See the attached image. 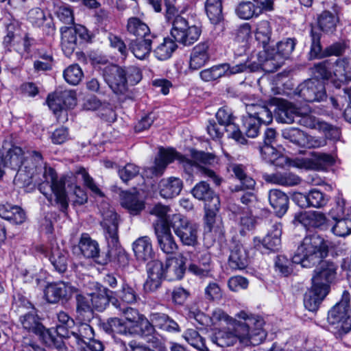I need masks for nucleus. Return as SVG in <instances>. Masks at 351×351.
Returning a JSON list of instances; mask_svg holds the SVG:
<instances>
[{"instance_id": "6e6d98bb", "label": "nucleus", "mask_w": 351, "mask_h": 351, "mask_svg": "<svg viewBox=\"0 0 351 351\" xmlns=\"http://www.w3.org/2000/svg\"><path fill=\"white\" fill-rule=\"evenodd\" d=\"M28 19L29 21L36 26H43L45 21H47V26L51 29L54 30L53 25L51 18H47L43 10L38 8L32 9L28 13Z\"/></svg>"}, {"instance_id": "cd10ccee", "label": "nucleus", "mask_w": 351, "mask_h": 351, "mask_svg": "<svg viewBox=\"0 0 351 351\" xmlns=\"http://www.w3.org/2000/svg\"><path fill=\"white\" fill-rule=\"evenodd\" d=\"M182 188V180L177 177L163 178L159 183L160 194L166 199L173 198L178 195Z\"/></svg>"}, {"instance_id": "f704fd0d", "label": "nucleus", "mask_w": 351, "mask_h": 351, "mask_svg": "<svg viewBox=\"0 0 351 351\" xmlns=\"http://www.w3.org/2000/svg\"><path fill=\"white\" fill-rule=\"evenodd\" d=\"M255 39L261 44L265 52L269 48V44L271 40L272 28L268 21L263 20L256 24L254 30Z\"/></svg>"}, {"instance_id": "69168bd1", "label": "nucleus", "mask_w": 351, "mask_h": 351, "mask_svg": "<svg viewBox=\"0 0 351 351\" xmlns=\"http://www.w3.org/2000/svg\"><path fill=\"white\" fill-rule=\"evenodd\" d=\"M285 165L304 170L317 169V164L313 160L303 157H297L293 159L289 158V161L285 163Z\"/></svg>"}, {"instance_id": "f8f14e48", "label": "nucleus", "mask_w": 351, "mask_h": 351, "mask_svg": "<svg viewBox=\"0 0 351 351\" xmlns=\"http://www.w3.org/2000/svg\"><path fill=\"white\" fill-rule=\"evenodd\" d=\"M94 336L93 328L86 323L80 324L76 330L70 332V338L73 337L76 342L84 343L80 351H103L104 346L102 342L95 339Z\"/></svg>"}, {"instance_id": "f3484780", "label": "nucleus", "mask_w": 351, "mask_h": 351, "mask_svg": "<svg viewBox=\"0 0 351 351\" xmlns=\"http://www.w3.org/2000/svg\"><path fill=\"white\" fill-rule=\"evenodd\" d=\"M3 45L8 49L13 48L18 51H27L29 42L26 36L21 34L20 29L14 24L7 27V33L3 39Z\"/></svg>"}, {"instance_id": "79ce46f5", "label": "nucleus", "mask_w": 351, "mask_h": 351, "mask_svg": "<svg viewBox=\"0 0 351 351\" xmlns=\"http://www.w3.org/2000/svg\"><path fill=\"white\" fill-rule=\"evenodd\" d=\"M178 46L176 42L170 38H164L154 50L155 57L161 61L170 58L176 50Z\"/></svg>"}, {"instance_id": "1a4fd4ad", "label": "nucleus", "mask_w": 351, "mask_h": 351, "mask_svg": "<svg viewBox=\"0 0 351 351\" xmlns=\"http://www.w3.org/2000/svg\"><path fill=\"white\" fill-rule=\"evenodd\" d=\"M295 42L292 38H287L277 44V49H269L265 52L267 58L263 63L264 69L274 72L281 66L285 59L288 58L295 49Z\"/></svg>"}, {"instance_id": "412c9836", "label": "nucleus", "mask_w": 351, "mask_h": 351, "mask_svg": "<svg viewBox=\"0 0 351 351\" xmlns=\"http://www.w3.org/2000/svg\"><path fill=\"white\" fill-rule=\"evenodd\" d=\"M103 217L101 225L106 230V237L112 245L118 243V217L117 213L111 208L101 212Z\"/></svg>"}, {"instance_id": "b1692460", "label": "nucleus", "mask_w": 351, "mask_h": 351, "mask_svg": "<svg viewBox=\"0 0 351 351\" xmlns=\"http://www.w3.org/2000/svg\"><path fill=\"white\" fill-rule=\"evenodd\" d=\"M185 264L186 258L181 254L176 257L168 258L165 265V279L169 281L182 279L186 270Z\"/></svg>"}, {"instance_id": "ea45409f", "label": "nucleus", "mask_w": 351, "mask_h": 351, "mask_svg": "<svg viewBox=\"0 0 351 351\" xmlns=\"http://www.w3.org/2000/svg\"><path fill=\"white\" fill-rule=\"evenodd\" d=\"M20 322L23 328L28 332L44 335V327L34 311L22 315L20 317Z\"/></svg>"}, {"instance_id": "4d7b16f0", "label": "nucleus", "mask_w": 351, "mask_h": 351, "mask_svg": "<svg viewBox=\"0 0 351 351\" xmlns=\"http://www.w3.org/2000/svg\"><path fill=\"white\" fill-rule=\"evenodd\" d=\"M169 212V208L162 204L155 205L150 210V214L156 216L158 219L153 223L154 228L156 230L157 225L162 226H169L167 213Z\"/></svg>"}, {"instance_id": "bb28decb", "label": "nucleus", "mask_w": 351, "mask_h": 351, "mask_svg": "<svg viewBox=\"0 0 351 351\" xmlns=\"http://www.w3.org/2000/svg\"><path fill=\"white\" fill-rule=\"evenodd\" d=\"M96 291L90 293L91 303L93 304V308L98 311H104L108 303L111 302L114 306V304H118V300L110 297L109 293H111L106 287L96 284Z\"/></svg>"}, {"instance_id": "c03bdc74", "label": "nucleus", "mask_w": 351, "mask_h": 351, "mask_svg": "<svg viewBox=\"0 0 351 351\" xmlns=\"http://www.w3.org/2000/svg\"><path fill=\"white\" fill-rule=\"evenodd\" d=\"M49 261L55 269L60 273L66 270L68 265V252L58 247H53L51 249Z\"/></svg>"}, {"instance_id": "e2e57ef3", "label": "nucleus", "mask_w": 351, "mask_h": 351, "mask_svg": "<svg viewBox=\"0 0 351 351\" xmlns=\"http://www.w3.org/2000/svg\"><path fill=\"white\" fill-rule=\"evenodd\" d=\"M225 69L226 67L223 66V64H219L209 69L202 70L199 73V75L201 79L205 82L213 81L224 76Z\"/></svg>"}, {"instance_id": "09e8293b", "label": "nucleus", "mask_w": 351, "mask_h": 351, "mask_svg": "<svg viewBox=\"0 0 351 351\" xmlns=\"http://www.w3.org/2000/svg\"><path fill=\"white\" fill-rule=\"evenodd\" d=\"M57 316L58 320L56 326L57 335L63 338H70L69 329L74 325V321L64 311L60 312Z\"/></svg>"}, {"instance_id": "2eb2a0df", "label": "nucleus", "mask_w": 351, "mask_h": 351, "mask_svg": "<svg viewBox=\"0 0 351 351\" xmlns=\"http://www.w3.org/2000/svg\"><path fill=\"white\" fill-rule=\"evenodd\" d=\"M76 291L70 283L58 282L48 284L44 291L46 300L49 303L68 301Z\"/></svg>"}, {"instance_id": "4468645a", "label": "nucleus", "mask_w": 351, "mask_h": 351, "mask_svg": "<svg viewBox=\"0 0 351 351\" xmlns=\"http://www.w3.org/2000/svg\"><path fill=\"white\" fill-rule=\"evenodd\" d=\"M274 10L273 0H253V1H242L236 8L237 15L244 20L257 17L263 12Z\"/></svg>"}, {"instance_id": "7ed1b4c3", "label": "nucleus", "mask_w": 351, "mask_h": 351, "mask_svg": "<svg viewBox=\"0 0 351 351\" xmlns=\"http://www.w3.org/2000/svg\"><path fill=\"white\" fill-rule=\"evenodd\" d=\"M336 265L330 262L321 261L315 269L312 286L304 295V304L310 311H315L328 294L330 285L336 276Z\"/></svg>"}, {"instance_id": "9b49d317", "label": "nucleus", "mask_w": 351, "mask_h": 351, "mask_svg": "<svg viewBox=\"0 0 351 351\" xmlns=\"http://www.w3.org/2000/svg\"><path fill=\"white\" fill-rule=\"evenodd\" d=\"M200 34V29L196 25H189L184 18L178 16L174 19L171 35L178 43L191 45L197 40Z\"/></svg>"}, {"instance_id": "6ab92c4d", "label": "nucleus", "mask_w": 351, "mask_h": 351, "mask_svg": "<svg viewBox=\"0 0 351 351\" xmlns=\"http://www.w3.org/2000/svg\"><path fill=\"white\" fill-rule=\"evenodd\" d=\"M148 278L144 287L146 291H155L161 285L162 279H165V267L162 263L156 260L147 264Z\"/></svg>"}, {"instance_id": "0e129e2a", "label": "nucleus", "mask_w": 351, "mask_h": 351, "mask_svg": "<svg viewBox=\"0 0 351 351\" xmlns=\"http://www.w3.org/2000/svg\"><path fill=\"white\" fill-rule=\"evenodd\" d=\"M301 112L302 113H300L299 117L296 122L299 123L301 125H303L309 128H315L317 125L319 126L320 129V123L322 122H319L317 120V119L311 115L309 113L311 110L308 106H305L301 108Z\"/></svg>"}, {"instance_id": "052dcab7", "label": "nucleus", "mask_w": 351, "mask_h": 351, "mask_svg": "<svg viewBox=\"0 0 351 351\" xmlns=\"http://www.w3.org/2000/svg\"><path fill=\"white\" fill-rule=\"evenodd\" d=\"M114 306L118 308L121 313L124 315L126 323L130 326H136L140 319L143 315L140 314L136 309L130 307L122 306L121 304L118 302V304H114Z\"/></svg>"}, {"instance_id": "f257e3e1", "label": "nucleus", "mask_w": 351, "mask_h": 351, "mask_svg": "<svg viewBox=\"0 0 351 351\" xmlns=\"http://www.w3.org/2000/svg\"><path fill=\"white\" fill-rule=\"evenodd\" d=\"M3 166L17 171L16 178L24 182L34 178L40 170L43 169L44 180L39 184V191L53 202L60 206L64 212L68 207L67 197L65 191L66 178H58L56 172L51 167H43V160L40 153L32 151L25 152L21 147L12 146L2 160Z\"/></svg>"}, {"instance_id": "5fc2aeb1", "label": "nucleus", "mask_w": 351, "mask_h": 351, "mask_svg": "<svg viewBox=\"0 0 351 351\" xmlns=\"http://www.w3.org/2000/svg\"><path fill=\"white\" fill-rule=\"evenodd\" d=\"M184 339L199 351H209L205 345L204 339L194 329H187L183 334Z\"/></svg>"}, {"instance_id": "49530a36", "label": "nucleus", "mask_w": 351, "mask_h": 351, "mask_svg": "<svg viewBox=\"0 0 351 351\" xmlns=\"http://www.w3.org/2000/svg\"><path fill=\"white\" fill-rule=\"evenodd\" d=\"M121 205L132 215H137L145 208L144 202L134 193H125L121 199Z\"/></svg>"}, {"instance_id": "f03ea898", "label": "nucleus", "mask_w": 351, "mask_h": 351, "mask_svg": "<svg viewBox=\"0 0 351 351\" xmlns=\"http://www.w3.org/2000/svg\"><path fill=\"white\" fill-rule=\"evenodd\" d=\"M236 317L239 321L215 332L211 337L213 343L222 348L232 346L238 342L245 346H257L266 338L261 317L244 311L238 313Z\"/></svg>"}, {"instance_id": "13d9d810", "label": "nucleus", "mask_w": 351, "mask_h": 351, "mask_svg": "<svg viewBox=\"0 0 351 351\" xmlns=\"http://www.w3.org/2000/svg\"><path fill=\"white\" fill-rule=\"evenodd\" d=\"M350 217H341L334 219L335 224L332 228V232L337 236L346 237L351 233V213H348Z\"/></svg>"}, {"instance_id": "393cba45", "label": "nucleus", "mask_w": 351, "mask_h": 351, "mask_svg": "<svg viewBox=\"0 0 351 351\" xmlns=\"http://www.w3.org/2000/svg\"><path fill=\"white\" fill-rule=\"evenodd\" d=\"M294 221L306 228H322L326 225V218L325 215L317 211H304L296 213Z\"/></svg>"}, {"instance_id": "aec40b11", "label": "nucleus", "mask_w": 351, "mask_h": 351, "mask_svg": "<svg viewBox=\"0 0 351 351\" xmlns=\"http://www.w3.org/2000/svg\"><path fill=\"white\" fill-rule=\"evenodd\" d=\"M281 223L276 222L271 226L267 235L263 239L257 237L254 238V246L259 250L263 247L269 250H276L281 243Z\"/></svg>"}, {"instance_id": "c85d7f7f", "label": "nucleus", "mask_w": 351, "mask_h": 351, "mask_svg": "<svg viewBox=\"0 0 351 351\" xmlns=\"http://www.w3.org/2000/svg\"><path fill=\"white\" fill-rule=\"evenodd\" d=\"M300 113H302L301 108L287 101H282L278 105L276 119L278 122L291 124L296 122Z\"/></svg>"}, {"instance_id": "774afa93", "label": "nucleus", "mask_w": 351, "mask_h": 351, "mask_svg": "<svg viewBox=\"0 0 351 351\" xmlns=\"http://www.w3.org/2000/svg\"><path fill=\"white\" fill-rule=\"evenodd\" d=\"M118 297L122 302L125 304H134L139 298L136 291L128 285H123L121 289L118 292Z\"/></svg>"}, {"instance_id": "a878e982", "label": "nucleus", "mask_w": 351, "mask_h": 351, "mask_svg": "<svg viewBox=\"0 0 351 351\" xmlns=\"http://www.w3.org/2000/svg\"><path fill=\"white\" fill-rule=\"evenodd\" d=\"M106 73L105 79L110 88L117 94L123 93L126 90L127 80L125 69L113 66Z\"/></svg>"}, {"instance_id": "8fccbe9b", "label": "nucleus", "mask_w": 351, "mask_h": 351, "mask_svg": "<svg viewBox=\"0 0 351 351\" xmlns=\"http://www.w3.org/2000/svg\"><path fill=\"white\" fill-rule=\"evenodd\" d=\"M132 326H130L125 322L117 317L108 320L105 326V330L108 332H114L121 335H132Z\"/></svg>"}, {"instance_id": "39448f33", "label": "nucleus", "mask_w": 351, "mask_h": 351, "mask_svg": "<svg viewBox=\"0 0 351 351\" xmlns=\"http://www.w3.org/2000/svg\"><path fill=\"white\" fill-rule=\"evenodd\" d=\"M328 247L324 240L317 234L304 237L298 247L293 256L295 264H300L303 267H311L326 256Z\"/></svg>"}, {"instance_id": "338daca9", "label": "nucleus", "mask_w": 351, "mask_h": 351, "mask_svg": "<svg viewBox=\"0 0 351 351\" xmlns=\"http://www.w3.org/2000/svg\"><path fill=\"white\" fill-rule=\"evenodd\" d=\"M246 135L250 138H255L259 133V128L261 124L247 114L243 119Z\"/></svg>"}, {"instance_id": "423d86ee", "label": "nucleus", "mask_w": 351, "mask_h": 351, "mask_svg": "<svg viewBox=\"0 0 351 351\" xmlns=\"http://www.w3.org/2000/svg\"><path fill=\"white\" fill-rule=\"evenodd\" d=\"M315 74L329 80L337 88L351 82V64L347 58H340L334 62L325 60L315 65Z\"/></svg>"}, {"instance_id": "864d4df0", "label": "nucleus", "mask_w": 351, "mask_h": 351, "mask_svg": "<svg viewBox=\"0 0 351 351\" xmlns=\"http://www.w3.org/2000/svg\"><path fill=\"white\" fill-rule=\"evenodd\" d=\"M77 313L84 317L91 316L93 313V304L91 303L90 293L86 295L77 294L76 295Z\"/></svg>"}, {"instance_id": "c756f323", "label": "nucleus", "mask_w": 351, "mask_h": 351, "mask_svg": "<svg viewBox=\"0 0 351 351\" xmlns=\"http://www.w3.org/2000/svg\"><path fill=\"white\" fill-rule=\"evenodd\" d=\"M268 199L271 206L278 217L283 216L289 208V197L278 189L270 190Z\"/></svg>"}, {"instance_id": "0eeeda50", "label": "nucleus", "mask_w": 351, "mask_h": 351, "mask_svg": "<svg viewBox=\"0 0 351 351\" xmlns=\"http://www.w3.org/2000/svg\"><path fill=\"white\" fill-rule=\"evenodd\" d=\"M327 322L328 330L337 337L351 330V309L348 300H341L328 311Z\"/></svg>"}, {"instance_id": "de8ad7c7", "label": "nucleus", "mask_w": 351, "mask_h": 351, "mask_svg": "<svg viewBox=\"0 0 351 351\" xmlns=\"http://www.w3.org/2000/svg\"><path fill=\"white\" fill-rule=\"evenodd\" d=\"M339 22L337 16L329 11L323 12L318 17V25L322 31L333 33Z\"/></svg>"}, {"instance_id": "bf43d9fd", "label": "nucleus", "mask_w": 351, "mask_h": 351, "mask_svg": "<svg viewBox=\"0 0 351 351\" xmlns=\"http://www.w3.org/2000/svg\"><path fill=\"white\" fill-rule=\"evenodd\" d=\"M132 335H139L141 336H148L153 334L155 331V327L150 321L144 315L140 319L136 326H132Z\"/></svg>"}, {"instance_id": "4be33fe9", "label": "nucleus", "mask_w": 351, "mask_h": 351, "mask_svg": "<svg viewBox=\"0 0 351 351\" xmlns=\"http://www.w3.org/2000/svg\"><path fill=\"white\" fill-rule=\"evenodd\" d=\"M160 249L167 254H173L178 249V246L172 235L169 226L157 225L154 230Z\"/></svg>"}, {"instance_id": "20e7f679", "label": "nucleus", "mask_w": 351, "mask_h": 351, "mask_svg": "<svg viewBox=\"0 0 351 351\" xmlns=\"http://www.w3.org/2000/svg\"><path fill=\"white\" fill-rule=\"evenodd\" d=\"M192 158L193 162L178 153L173 148L165 149L161 147L159 149L158 154L155 158L154 165L149 170L153 176H161L167 166L174 160H178L184 165L191 166L194 165H213L216 162V158L213 154L204 152L193 151Z\"/></svg>"}, {"instance_id": "680f3d73", "label": "nucleus", "mask_w": 351, "mask_h": 351, "mask_svg": "<svg viewBox=\"0 0 351 351\" xmlns=\"http://www.w3.org/2000/svg\"><path fill=\"white\" fill-rule=\"evenodd\" d=\"M64 80L71 85H77L83 77V72L78 64L69 66L63 73Z\"/></svg>"}, {"instance_id": "dca6fc26", "label": "nucleus", "mask_w": 351, "mask_h": 351, "mask_svg": "<svg viewBox=\"0 0 351 351\" xmlns=\"http://www.w3.org/2000/svg\"><path fill=\"white\" fill-rule=\"evenodd\" d=\"M298 95L308 102L320 101L326 97L324 86L317 79H310L301 84L298 88Z\"/></svg>"}, {"instance_id": "58836bf2", "label": "nucleus", "mask_w": 351, "mask_h": 351, "mask_svg": "<svg viewBox=\"0 0 351 351\" xmlns=\"http://www.w3.org/2000/svg\"><path fill=\"white\" fill-rule=\"evenodd\" d=\"M262 158L267 162L278 167H284L289 158L279 153L271 145H264L261 148Z\"/></svg>"}, {"instance_id": "9d476101", "label": "nucleus", "mask_w": 351, "mask_h": 351, "mask_svg": "<svg viewBox=\"0 0 351 351\" xmlns=\"http://www.w3.org/2000/svg\"><path fill=\"white\" fill-rule=\"evenodd\" d=\"M171 226L183 245L195 246L197 243L198 226L180 215H174Z\"/></svg>"}, {"instance_id": "37998d69", "label": "nucleus", "mask_w": 351, "mask_h": 351, "mask_svg": "<svg viewBox=\"0 0 351 351\" xmlns=\"http://www.w3.org/2000/svg\"><path fill=\"white\" fill-rule=\"evenodd\" d=\"M79 247L86 258H96L99 255L98 243L93 240L87 233H83L80 239Z\"/></svg>"}, {"instance_id": "ddd939ff", "label": "nucleus", "mask_w": 351, "mask_h": 351, "mask_svg": "<svg viewBox=\"0 0 351 351\" xmlns=\"http://www.w3.org/2000/svg\"><path fill=\"white\" fill-rule=\"evenodd\" d=\"M61 31V46L64 53L69 57L74 51L77 45V36L84 40L89 39L87 29L81 25L71 27H63Z\"/></svg>"}, {"instance_id": "7c9ffc66", "label": "nucleus", "mask_w": 351, "mask_h": 351, "mask_svg": "<svg viewBox=\"0 0 351 351\" xmlns=\"http://www.w3.org/2000/svg\"><path fill=\"white\" fill-rule=\"evenodd\" d=\"M134 255L139 261L145 262L153 258L154 251L151 239L148 237H142L133 243Z\"/></svg>"}, {"instance_id": "5701e85b", "label": "nucleus", "mask_w": 351, "mask_h": 351, "mask_svg": "<svg viewBox=\"0 0 351 351\" xmlns=\"http://www.w3.org/2000/svg\"><path fill=\"white\" fill-rule=\"evenodd\" d=\"M210 58V47L208 43H200L191 50L189 59V69L198 70L206 65Z\"/></svg>"}, {"instance_id": "4c0bfd02", "label": "nucleus", "mask_w": 351, "mask_h": 351, "mask_svg": "<svg viewBox=\"0 0 351 351\" xmlns=\"http://www.w3.org/2000/svg\"><path fill=\"white\" fill-rule=\"evenodd\" d=\"M150 321L155 328L167 332L179 331L178 324L167 315L160 313H153L150 315Z\"/></svg>"}, {"instance_id": "c9c22d12", "label": "nucleus", "mask_w": 351, "mask_h": 351, "mask_svg": "<svg viewBox=\"0 0 351 351\" xmlns=\"http://www.w3.org/2000/svg\"><path fill=\"white\" fill-rule=\"evenodd\" d=\"M126 30L128 34L134 37L145 38L155 36L151 34L149 26L138 17H130L128 19Z\"/></svg>"}, {"instance_id": "6e6552de", "label": "nucleus", "mask_w": 351, "mask_h": 351, "mask_svg": "<svg viewBox=\"0 0 351 351\" xmlns=\"http://www.w3.org/2000/svg\"><path fill=\"white\" fill-rule=\"evenodd\" d=\"M194 197L205 202V221L210 231H212L215 218L220 206L219 198L205 182L197 184L192 190Z\"/></svg>"}, {"instance_id": "3c124183", "label": "nucleus", "mask_w": 351, "mask_h": 351, "mask_svg": "<svg viewBox=\"0 0 351 351\" xmlns=\"http://www.w3.org/2000/svg\"><path fill=\"white\" fill-rule=\"evenodd\" d=\"M210 255L204 254L198 264L192 263L189 265V271L200 278L206 277L210 271Z\"/></svg>"}, {"instance_id": "72a5a7b5", "label": "nucleus", "mask_w": 351, "mask_h": 351, "mask_svg": "<svg viewBox=\"0 0 351 351\" xmlns=\"http://www.w3.org/2000/svg\"><path fill=\"white\" fill-rule=\"evenodd\" d=\"M264 179L267 182L287 186H295L301 182L299 176L289 172L266 174Z\"/></svg>"}, {"instance_id": "a19ab883", "label": "nucleus", "mask_w": 351, "mask_h": 351, "mask_svg": "<svg viewBox=\"0 0 351 351\" xmlns=\"http://www.w3.org/2000/svg\"><path fill=\"white\" fill-rule=\"evenodd\" d=\"M247 113L256 119L260 124H269L273 120L271 112L265 106L251 104L246 106Z\"/></svg>"}, {"instance_id": "603ef678", "label": "nucleus", "mask_w": 351, "mask_h": 351, "mask_svg": "<svg viewBox=\"0 0 351 351\" xmlns=\"http://www.w3.org/2000/svg\"><path fill=\"white\" fill-rule=\"evenodd\" d=\"M282 135L284 138L299 147H303L305 145L306 134L298 128L293 127L285 128L282 130Z\"/></svg>"}, {"instance_id": "a18cd8bd", "label": "nucleus", "mask_w": 351, "mask_h": 351, "mask_svg": "<svg viewBox=\"0 0 351 351\" xmlns=\"http://www.w3.org/2000/svg\"><path fill=\"white\" fill-rule=\"evenodd\" d=\"M222 9V0H206L205 10L212 23L218 24L223 20Z\"/></svg>"}, {"instance_id": "e433bc0d", "label": "nucleus", "mask_w": 351, "mask_h": 351, "mask_svg": "<svg viewBox=\"0 0 351 351\" xmlns=\"http://www.w3.org/2000/svg\"><path fill=\"white\" fill-rule=\"evenodd\" d=\"M156 36H149L141 40H134L130 44V50L134 56L139 59L144 60L147 58L152 50V44L153 39Z\"/></svg>"}, {"instance_id": "a211bd4d", "label": "nucleus", "mask_w": 351, "mask_h": 351, "mask_svg": "<svg viewBox=\"0 0 351 351\" xmlns=\"http://www.w3.org/2000/svg\"><path fill=\"white\" fill-rule=\"evenodd\" d=\"M216 118L219 125L226 128V131L228 137L241 144H244L246 142L238 126L232 123L233 117L230 110L225 108L219 109L216 113Z\"/></svg>"}, {"instance_id": "473e14b6", "label": "nucleus", "mask_w": 351, "mask_h": 351, "mask_svg": "<svg viewBox=\"0 0 351 351\" xmlns=\"http://www.w3.org/2000/svg\"><path fill=\"white\" fill-rule=\"evenodd\" d=\"M248 254L245 247L241 244L236 245L229 257V266L234 269H243L248 263Z\"/></svg>"}, {"instance_id": "2f4dec72", "label": "nucleus", "mask_w": 351, "mask_h": 351, "mask_svg": "<svg viewBox=\"0 0 351 351\" xmlns=\"http://www.w3.org/2000/svg\"><path fill=\"white\" fill-rule=\"evenodd\" d=\"M0 217L14 224H21L26 219L25 213L20 206L10 204L0 205Z\"/></svg>"}]
</instances>
